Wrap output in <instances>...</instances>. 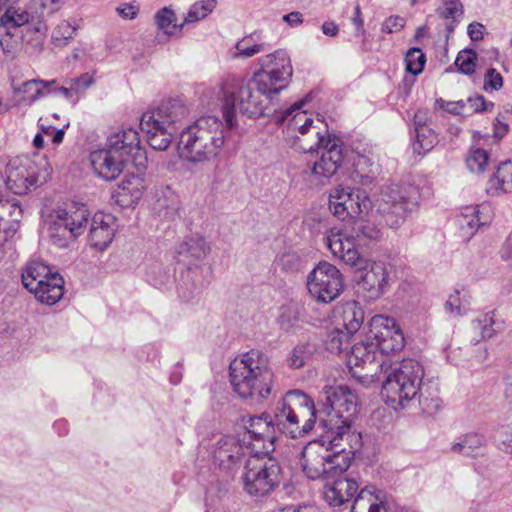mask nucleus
<instances>
[{
	"label": "nucleus",
	"mask_w": 512,
	"mask_h": 512,
	"mask_svg": "<svg viewBox=\"0 0 512 512\" xmlns=\"http://www.w3.org/2000/svg\"><path fill=\"white\" fill-rule=\"evenodd\" d=\"M352 334L346 330L336 327L328 333L325 341L326 349L332 353H340L346 351L351 342Z\"/></svg>",
	"instance_id": "obj_41"
},
{
	"label": "nucleus",
	"mask_w": 512,
	"mask_h": 512,
	"mask_svg": "<svg viewBox=\"0 0 512 512\" xmlns=\"http://www.w3.org/2000/svg\"><path fill=\"white\" fill-rule=\"evenodd\" d=\"M436 105L453 115H459L466 110V102L463 100L445 101L442 98H439L436 100Z\"/></svg>",
	"instance_id": "obj_55"
},
{
	"label": "nucleus",
	"mask_w": 512,
	"mask_h": 512,
	"mask_svg": "<svg viewBox=\"0 0 512 512\" xmlns=\"http://www.w3.org/2000/svg\"><path fill=\"white\" fill-rule=\"evenodd\" d=\"M325 242L333 257L347 265L360 267L362 260L357 250L358 243L351 237L350 230L333 228L326 235Z\"/></svg>",
	"instance_id": "obj_22"
},
{
	"label": "nucleus",
	"mask_w": 512,
	"mask_h": 512,
	"mask_svg": "<svg viewBox=\"0 0 512 512\" xmlns=\"http://www.w3.org/2000/svg\"><path fill=\"white\" fill-rule=\"evenodd\" d=\"M365 319V312L358 302H348L343 307L342 329L354 335L362 326Z\"/></svg>",
	"instance_id": "obj_36"
},
{
	"label": "nucleus",
	"mask_w": 512,
	"mask_h": 512,
	"mask_svg": "<svg viewBox=\"0 0 512 512\" xmlns=\"http://www.w3.org/2000/svg\"><path fill=\"white\" fill-rule=\"evenodd\" d=\"M383 492L373 487L360 490L354 499L351 512H385Z\"/></svg>",
	"instance_id": "obj_29"
},
{
	"label": "nucleus",
	"mask_w": 512,
	"mask_h": 512,
	"mask_svg": "<svg viewBox=\"0 0 512 512\" xmlns=\"http://www.w3.org/2000/svg\"><path fill=\"white\" fill-rule=\"evenodd\" d=\"M486 445V438L480 433H467L451 446V451L467 457L480 454V449Z\"/></svg>",
	"instance_id": "obj_34"
},
{
	"label": "nucleus",
	"mask_w": 512,
	"mask_h": 512,
	"mask_svg": "<svg viewBox=\"0 0 512 512\" xmlns=\"http://www.w3.org/2000/svg\"><path fill=\"white\" fill-rule=\"evenodd\" d=\"M405 23V19L401 16H390L383 22L381 30L388 34L399 32L404 28Z\"/></svg>",
	"instance_id": "obj_58"
},
{
	"label": "nucleus",
	"mask_w": 512,
	"mask_h": 512,
	"mask_svg": "<svg viewBox=\"0 0 512 512\" xmlns=\"http://www.w3.org/2000/svg\"><path fill=\"white\" fill-rule=\"evenodd\" d=\"M77 29V25H73L66 20L61 21L52 33L53 44L56 47L66 46L73 39Z\"/></svg>",
	"instance_id": "obj_46"
},
{
	"label": "nucleus",
	"mask_w": 512,
	"mask_h": 512,
	"mask_svg": "<svg viewBox=\"0 0 512 512\" xmlns=\"http://www.w3.org/2000/svg\"><path fill=\"white\" fill-rule=\"evenodd\" d=\"M461 292L459 290H456L453 294H451L446 303H445V310L449 314L453 315H462L466 312L467 307L469 305V301L466 298V294L463 295V297H460Z\"/></svg>",
	"instance_id": "obj_51"
},
{
	"label": "nucleus",
	"mask_w": 512,
	"mask_h": 512,
	"mask_svg": "<svg viewBox=\"0 0 512 512\" xmlns=\"http://www.w3.org/2000/svg\"><path fill=\"white\" fill-rule=\"evenodd\" d=\"M343 287L340 270L326 261L319 262L307 276V289L317 302H332L340 295Z\"/></svg>",
	"instance_id": "obj_17"
},
{
	"label": "nucleus",
	"mask_w": 512,
	"mask_h": 512,
	"mask_svg": "<svg viewBox=\"0 0 512 512\" xmlns=\"http://www.w3.org/2000/svg\"><path fill=\"white\" fill-rule=\"evenodd\" d=\"M489 160L486 150L481 148L471 149L467 158L466 165L471 172L482 173Z\"/></svg>",
	"instance_id": "obj_50"
},
{
	"label": "nucleus",
	"mask_w": 512,
	"mask_h": 512,
	"mask_svg": "<svg viewBox=\"0 0 512 512\" xmlns=\"http://www.w3.org/2000/svg\"><path fill=\"white\" fill-rule=\"evenodd\" d=\"M485 27L478 22L468 25L467 33L472 41H479L483 38Z\"/></svg>",
	"instance_id": "obj_60"
},
{
	"label": "nucleus",
	"mask_w": 512,
	"mask_h": 512,
	"mask_svg": "<svg viewBox=\"0 0 512 512\" xmlns=\"http://www.w3.org/2000/svg\"><path fill=\"white\" fill-rule=\"evenodd\" d=\"M252 452L249 443L236 435L221 436L212 449L215 464L227 471L240 467L243 460Z\"/></svg>",
	"instance_id": "obj_19"
},
{
	"label": "nucleus",
	"mask_w": 512,
	"mask_h": 512,
	"mask_svg": "<svg viewBox=\"0 0 512 512\" xmlns=\"http://www.w3.org/2000/svg\"><path fill=\"white\" fill-rule=\"evenodd\" d=\"M486 190L492 196L512 192V163L510 161L502 162L499 165L497 172L489 180Z\"/></svg>",
	"instance_id": "obj_32"
},
{
	"label": "nucleus",
	"mask_w": 512,
	"mask_h": 512,
	"mask_svg": "<svg viewBox=\"0 0 512 512\" xmlns=\"http://www.w3.org/2000/svg\"><path fill=\"white\" fill-rule=\"evenodd\" d=\"M357 411V396L345 385L325 386L314 404L315 424L329 431L331 442L346 440L350 448L360 449L361 433L352 427Z\"/></svg>",
	"instance_id": "obj_2"
},
{
	"label": "nucleus",
	"mask_w": 512,
	"mask_h": 512,
	"mask_svg": "<svg viewBox=\"0 0 512 512\" xmlns=\"http://www.w3.org/2000/svg\"><path fill=\"white\" fill-rule=\"evenodd\" d=\"M114 222V218L110 214L96 213L94 215L88 236L92 247L104 250L109 246L115 234Z\"/></svg>",
	"instance_id": "obj_26"
},
{
	"label": "nucleus",
	"mask_w": 512,
	"mask_h": 512,
	"mask_svg": "<svg viewBox=\"0 0 512 512\" xmlns=\"http://www.w3.org/2000/svg\"><path fill=\"white\" fill-rule=\"evenodd\" d=\"M385 380L381 394L385 402L394 409L404 408L417 400L422 410L428 414L441 408V400L437 395H426L427 390L422 386L424 368L415 359H403L390 365L384 370Z\"/></svg>",
	"instance_id": "obj_3"
},
{
	"label": "nucleus",
	"mask_w": 512,
	"mask_h": 512,
	"mask_svg": "<svg viewBox=\"0 0 512 512\" xmlns=\"http://www.w3.org/2000/svg\"><path fill=\"white\" fill-rule=\"evenodd\" d=\"M172 274L161 264L152 265L147 271V280L158 289H162L172 282Z\"/></svg>",
	"instance_id": "obj_47"
},
{
	"label": "nucleus",
	"mask_w": 512,
	"mask_h": 512,
	"mask_svg": "<svg viewBox=\"0 0 512 512\" xmlns=\"http://www.w3.org/2000/svg\"><path fill=\"white\" fill-rule=\"evenodd\" d=\"M300 322V313L297 306L287 305L280 308L278 323L285 332L294 331Z\"/></svg>",
	"instance_id": "obj_45"
},
{
	"label": "nucleus",
	"mask_w": 512,
	"mask_h": 512,
	"mask_svg": "<svg viewBox=\"0 0 512 512\" xmlns=\"http://www.w3.org/2000/svg\"><path fill=\"white\" fill-rule=\"evenodd\" d=\"M418 205V191L411 185L390 184L381 194L378 212L386 225L398 228Z\"/></svg>",
	"instance_id": "obj_13"
},
{
	"label": "nucleus",
	"mask_w": 512,
	"mask_h": 512,
	"mask_svg": "<svg viewBox=\"0 0 512 512\" xmlns=\"http://www.w3.org/2000/svg\"><path fill=\"white\" fill-rule=\"evenodd\" d=\"M436 12L441 18L452 20V22L446 26L448 33L454 31L455 25L459 22V19L464 13L463 5L460 0H443L442 6L438 7Z\"/></svg>",
	"instance_id": "obj_40"
},
{
	"label": "nucleus",
	"mask_w": 512,
	"mask_h": 512,
	"mask_svg": "<svg viewBox=\"0 0 512 512\" xmlns=\"http://www.w3.org/2000/svg\"><path fill=\"white\" fill-rule=\"evenodd\" d=\"M30 14L21 7L10 6L5 8L0 16V47L5 54H11L17 47V31L29 24Z\"/></svg>",
	"instance_id": "obj_21"
},
{
	"label": "nucleus",
	"mask_w": 512,
	"mask_h": 512,
	"mask_svg": "<svg viewBox=\"0 0 512 512\" xmlns=\"http://www.w3.org/2000/svg\"><path fill=\"white\" fill-rule=\"evenodd\" d=\"M505 383H506L505 396L507 399L512 401V368L509 369V371L507 372V374L505 376Z\"/></svg>",
	"instance_id": "obj_64"
},
{
	"label": "nucleus",
	"mask_w": 512,
	"mask_h": 512,
	"mask_svg": "<svg viewBox=\"0 0 512 512\" xmlns=\"http://www.w3.org/2000/svg\"><path fill=\"white\" fill-rule=\"evenodd\" d=\"M229 376L234 391L243 399L264 400L271 394L274 373L258 350L231 361Z\"/></svg>",
	"instance_id": "obj_8"
},
{
	"label": "nucleus",
	"mask_w": 512,
	"mask_h": 512,
	"mask_svg": "<svg viewBox=\"0 0 512 512\" xmlns=\"http://www.w3.org/2000/svg\"><path fill=\"white\" fill-rule=\"evenodd\" d=\"M438 137L435 132L428 126H422L416 130V141L413 149L418 154L427 153L437 144Z\"/></svg>",
	"instance_id": "obj_43"
},
{
	"label": "nucleus",
	"mask_w": 512,
	"mask_h": 512,
	"mask_svg": "<svg viewBox=\"0 0 512 512\" xmlns=\"http://www.w3.org/2000/svg\"><path fill=\"white\" fill-rule=\"evenodd\" d=\"M302 258L297 252H284L277 257L275 263L283 272L295 273L302 267Z\"/></svg>",
	"instance_id": "obj_49"
},
{
	"label": "nucleus",
	"mask_w": 512,
	"mask_h": 512,
	"mask_svg": "<svg viewBox=\"0 0 512 512\" xmlns=\"http://www.w3.org/2000/svg\"><path fill=\"white\" fill-rule=\"evenodd\" d=\"M493 217L489 204L470 205L462 208L458 223L466 234L473 235L479 227L488 225Z\"/></svg>",
	"instance_id": "obj_25"
},
{
	"label": "nucleus",
	"mask_w": 512,
	"mask_h": 512,
	"mask_svg": "<svg viewBox=\"0 0 512 512\" xmlns=\"http://www.w3.org/2000/svg\"><path fill=\"white\" fill-rule=\"evenodd\" d=\"M243 425L250 439L264 442L262 450L255 453L272 454L277 434L299 439L312 431L315 426L314 400L302 390H289L275 404L272 414L249 416L243 419Z\"/></svg>",
	"instance_id": "obj_1"
},
{
	"label": "nucleus",
	"mask_w": 512,
	"mask_h": 512,
	"mask_svg": "<svg viewBox=\"0 0 512 512\" xmlns=\"http://www.w3.org/2000/svg\"><path fill=\"white\" fill-rule=\"evenodd\" d=\"M89 213L85 206L71 209L58 207L48 216V234L53 245L64 248L81 235L88 223Z\"/></svg>",
	"instance_id": "obj_14"
},
{
	"label": "nucleus",
	"mask_w": 512,
	"mask_h": 512,
	"mask_svg": "<svg viewBox=\"0 0 512 512\" xmlns=\"http://www.w3.org/2000/svg\"><path fill=\"white\" fill-rule=\"evenodd\" d=\"M229 129L218 117L202 116L183 129L179 136L180 157L191 163H202L217 157L225 142Z\"/></svg>",
	"instance_id": "obj_7"
},
{
	"label": "nucleus",
	"mask_w": 512,
	"mask_h": 512,
	"mask_svg": "<svg viewBox=\"0 0 512 512\" xmlns=\"http://www.w3.org/2000/svg\"><path fill=\"white\" fill-rule=\"evenodd\" d=\"M95 83L94 76L88 72L81 74L79 77L73 78L69 84L74 88L75 93L83 92Z\"/></svg>",
	"instance_id": "obj_56"
},
{
	"label": "nucleus",
	"mask_w": 512,
	"mask_h": 512,
	"mask_svg": "<svg viewBox=\"0 0 512 512\" xmlns=\"http://www.w3.org/2000/svg\"><path fill=\"white\" fill-rule=\"evenodd\" d=\"M243 489L251 497L270 495L280 485L282 468L271 454L255 453L246 460L241 476Z\"/></svg>",
	"instance_id": "obj_11"
},
{
	"label": "nucleus",
	"mask_w": 512,
	"mask_h": 512,
	"mask_svg": "<svg viewBox=\"0 0 512 512\" xmlns=\"http://www.w3.org/2000/svg\"><path fill=\"white\" fill-rule=\"evenodd\" d=\"M426 56L420 48L413 47L405 56L406 71L412 75L420 74L425 66Z\"/></svg>",
	"instance_id": "obj_48"
},
{
	"label": "nucleus",
	"mask_w": 512,
	"mask_h": 512,
	"mask_svg": "<svg viewBox=\"0 0 512 512\" xmlns=\"http://www.w3.org/2000/svg\"><path fill=\"white\" fill-rule=\"evenodd\" d=\"M216 6V0H200L192 4L184 17L183 22L179 24V32H181L185 26L205 19L214 11Z\"/></svg>",
	"instance_id": "obj_37"
},
{
	"label": "nucleus",
	"mask_w": 512,
	"mask_h": 512,
	"mask_svg": "<svg viewBox=\"0 0 512 512\" xmlns=\"http://www.w3.org/2000/svg\"><path fill=\"white\" fill-rule=\"evenodd\" d=\"M370 205L371 201L364 192L350 188H335L329 196V209L340 220L356 218Z\"/></svg>",
	"instance_id": "obj_20"
},
{
	"label": "nucleus",
	"mask_w": 512,
	"mask_h": 512,
	"mask_svg": "<svg viewBox=\"0 0 512 512\" xmlns=\"http://www.w3.org/2000/svg\"><path fill=\"white\" fill-rule=\"evenodd\" d=\"M236 53L234 58L248 59L256 54L267 50L266 43L262 40L261 34L253 32L244 36L235 44Z\"/></svg>",
	"instance_id": "obj_33"
},
{
	"label": "nucleus",
	"mask_w": 512,
	"mask_h": 512,
	"mask_svg": "<svg viewBox=\"0 0 512 512\" xmlns=\"http://www.w3.org/2000/svg\"><path fill=\"white\" fill-rule=\"evenodd\" d=\"M187 107L177 99L162 103L142 114L140 128L151 148L165 151L171 144L178 124L186 118Z\"/></svg>",
	"instance_id": "obj_10"
},
{
	"label": "nucleus",
	"mask_w": 512,
	"mask_h": 512,
	"mask_svg": "<svg viewBox=\"0 0 512 512\" xmlns=\"http://www.w3.org/2000/svg\"><path fill=\"white\" fill-rule=\"evenodd\" d=\"M476 53L472 50H464L460 52L455 60V65L457 66L458 70L465 74V75H471L475 71V60H476Z\"/></svg>",
	"instance_id": "obj_53"
},
{
	"label": "nucleus",
	"mask_w": 512,
	"mask_h": 512,
	"mask_svg": "<svg viewBox=\"0 0 512 512\" xmlns=\"http://www.w3.org/2000/svg\"><path fill=\"white\" fill-rule=\"evenodd\" d=\"M303 102L295 103L290 108L286 109L282 116L278 117V122H284L292 113L296 112L290 123L294 129H297L300 134L306 135L312 132L316 137L314 145L308 148V151H313L316 148H324L319 160L315 161L309 166V171L320 183L328 181L339 169L343 162V148L342 141L335 134H331L326 129L324 133L321 132V127L314 123V120L307 116L305 111H301Z\"/></svg>",
	"instance_id": "obj_5"
},
{
	"label": "nucleus",
	"mask_w": 512,
	"mask_h": 512,
	"mask_svg": "<svg viewBox=\"0 0 512 512\" xmlns=\"http://www.w3.org/2000/svg\"><path fill=\"white\" fill-rule=\"evenodd\" d=\"M503 86L501 74L494 68L487 70L484 81L485 90H499Z\"/></svg>",
	"instance_id": "obj_57"
},
{
	"label": "nucleus",
	"mask_w": 512,
	"mask_h": 512,
	"mask_svg": "<svg viewBox=\"0 0 512 512\" xmlns=\"http://www.w3.org/2000/svg\"><path fill=\"white\" fill-rule=\"evenodd\" d=\"M466 102V110L472 113H480L488 111L494 106L492 102L487 103L482 95L476 97H469Z\"/></svg>",
	"instance_id": "obj_54"
},
{
	"label": "nucleus",
	"mask_w": 512,
	"mask_h": 512,
	"mask_svg": "<svg viewBox=\"0 0 512 512\" xmlns=\"http://www.w3.org/2000/svg\"><path fill=\"white\" fill-rule=\"evenodd\" d=\"M210 251L209 245L201 236L186 237L177 248V261L187 265V271L182 275L183 285L180 287V297L188 301L199 294L202 283L198 279L199 267L195 262L203 260Z\"/></svg>",
	"instance_id": "obj_15"
},
{
	"label": "nucleus",
	"mask_w": 512,
	"mask_h": 512,
	"mask_svg": "<svg viewBox=\"0 0 512 512\" xmlns=\"http://www.w3.org/2000/svg\"><path fill=\"white\" fill-rule=\"evenodd\" d=\"M261 84L254 76L247 80L232 76L223 82L222 109L228 128L236 125V109L254 119L276 112L274 97Z\"/></svg>",
	"instance_id": "obj_4"
},
{
	"label": "nucleus",
	"mask_w": 512,
	"mask_h": 512,
	"mask_svg": "<svg viewBox=\"0 0 512 512\" xmlns=\"http://www.w3.org/2000/svg\"><path fill=\"white\" fill-rule=\"evenodd\" d=\"M23 286L43 304L54 305L64 294L62 276L41 261H30L21 275Z\"/></svg>",
	"instance_id": "obj_12"
},
{
	"label": "nucleus",
	"mask_w": 512,
	"mask_h": 512,
	"mask_svg": "<svg viewBox=\"0 0 512 512\" xmlns=\"http://www.w3.org/2000/svg\"><path fill=\"white\" fill-rule=\"evenodd\" d=\"M283 21L286 22L291 27H297L303 22V15L298 11H293L291 13L285 14L282 17Z\"/></svg>",
	"instance_id": "obj_61"
},
{
	"label": "nucleus",
	"mask_w": 512,
	"mask_h": 512,
	"mask_svg": "<svg viewBox=\"0 0 512 512\" xmlns=\"http://www.w3.org/2000/svg\"><path fill=\"white\" fill-rule=\"evenodd\" d=\"M6 188L14 194H26L32 187L36 188L41 180H45L48 172L40 170L37 163L27 156L11 159L6 166Z\"/></svg>",
	"instance_id": "obj_18"
},
{
	"label": "nucleus",
	"mask_w": 512,
	"mask_h": 512,
	"mask_svg": "<svg viewBox=\"0 0 512 512\" xmlns=\"http://www.w3.org/2000/svg\"><path fill=\"white\" fill-rule=\"evenodd\" d=\"M351 237L356 240L358 246H368L371 243L379 241L382 237V232L379 227L365 219H357L353 221L351 226Z\"/></svg>",
	"instance_id": "obj_31"
},
{
	"label": "nucleus",
	"mask_w": 512,
	"mask_h": 512,
	"mask_svg": "<svg viewBox=\"0 0 512 512\" xmlns=\"http://www.w3.org/2000/svg\"><path fill=\"white\" fill-rule=\"evenodd\" d=\"M475 336L471 339L472 344H478L482 340H489L503 330V321L496 318L495 312H487L478 316L471 323Z\"/></svg>",
	"instance_id": "obj_27"
},
{
	"label": "nucleus",
	"mask_w": 512,
	"mask_h": 512,
	"mask_svg": "<svg viewBox=\"0 0 512 512\" xmlns=\"http://www.w3.org/2000/svg\"><path fill=\"white\" fill-rule=\"evenodd\" d=\"M322 32L327 36H336L338 34V25L333 21H326L321 26Z\"/></svg>",
	"instance_id": "obj_63"
},
{
	"label": "nucleus",
	"mask_w": 512,
	"mask_h": 512,
	"mask_svg": "<svg viewBox=\"0 0 512 512\" xmlns=\"http://www.w3.org/2000/svg\"><path fill=\"white\" fill-rule=\"evenodd\" d=\"M260 69L253 76L273 97L287 87L293 74L288 53L279 49L259 58Z\"/></svg>",
	"instance_id": "obj_16"
},
{
	"label": "nucleus",
	"mask_w": 512,
	"mask_h": 512,
	"mask_svg": "<svg viewBox=\"0 0 512 512\" xmlns=\"http://www.w3.org/2000/svg\"><path fill=\"white\" fill-rule=\"evenodd\" d=\"M391 277L384 262L368 263L359 271L358 286L368 293L369 299H377L383 295L390 285Z\"/></svg>",
	"instance_id": "obj_23"
},
{
	"label": "nucleus",
	"mask_w": 512,
	"mask_h": 512,
	"mask_svg": "<svg viewBox=\"0 0 512 512\" xmlns=\"http://www.w3.org/2000/svg\"><path fill=\"white\" fill-rule=\"evenodd\" d=\"M314 352V347L309 343L296 345L287 358V364L292 369H299L305 365Z\"/></svg>",
	"instance_id": "obj_44"
},
{
	"label": "nucleus",
	"mask_w": 512,
	"mask_h": 512,
	"mask_svg": "<svg viewBox=\"0 0 512 512\" xmlns=\"http://www.w3.org/2000/svg\"><path fill=\"white\" fill-rule=\"evenodd\" d=\"M56 83V80L44 81L32 79L23 82L19 87H14V91L23 94L21 101L25 104H32L45 95L44 89H48Z\"/></svg>",
	"instance_id": "obj_35"
},
{
	"label": "nucleus",
	"mask_w": 512,
	"mask_h": 512,
	"mask_svg": "<svg viewBox=\"0 0 512 512\" xmlns=\"http://www.w3.org/2000/svg\"><path fill=\"white\" fill-rule=\"evenodd\" d=\"M116 10L123 18L134 19L139 12V7L132 3H123Z\"/></svg>",
	"instance_id": "obj_59"
},
{
	"label": "nucleus",
	"mask_w": 512,
	"mask_h": 512,
	"mask_svg": "<svg viewBox=\"0 0 512 512\" xmlns=\"http://www.w3.org/2000/svg\"><path fill=\"white\" fill-rule=\"evenodd\" d=\"M42 131L44 134L49 135L52 137V142L54 144H60L63 141L64 138V129H57V130H51L48 128H42Z\"/></svg>",
	"instance_id": "obj_62"
},
{
	"label": "nucleus",
	"mask_w": 512,
	"mask_h": 512,
	"mask_svg": "<svg viewBox=\"0 0 512 512\" xmlns=\"http://www.w3.org/2000/svg\"><path fill=\"white\" fill-rule=\"evenodd\" d=\"M143 155L138 132L128 128L110 134L106 148L92 151L89 159L94 172L99 177L112 181L122 173L125 164L131 158L136 161Z\"/></svg>",
	"instance_id": "obj_9"
},
{
	"label": "nucleus",
	"mask_w": 512,
	"mask_h": 512,
	"mask_svg": "<svg viewBox=\"0 0 512 512\" xmlns=\"http://www.w3.org/2000/svg\"><path fill=\"white\" fill-rule=\"evenodd\" d=\"M358 489L357 481L349 478L345 472H342L326 479L323 495L325 501L330 506L339 507L354 497Z\"/></svg>",
	"instance_id": "obj_24"
},
{
	"label": "nucleus",
	"mask_w": 512,
	"mask_h": 512,
	"mask_svg": "<svg viewBox=\"0 0 512 512\" xmlns=\"http://www.w3.org/2000/svg\"><path fill=\"white\" fill-rule=\"evenodd\" d=\"M321 440L310 442L301 453V465L305 475L312 480L329 479L337 473L346 472L360 449L350 448L346 440L331 442L329 431Z\"/></svg>",
	"instance_id": "obj_6"
},
{
	"label": "nucleus",
	"mask_w": 512,
	"mask_h": 512,
	"mask_svg": "<svg viewBox=\"0 0 512 512\" xmlns=\"http://www.w3.org/2000/svg\"><path fill=\"white\" fill-rule=\"evenodd\" d=\"M144 181L139 176H125L119 183L118 195L120 197H130L129 204L137 203L144 191Z\"/></svg>",
	"instance_id": "obj_38"
},
{
	"label": "nucleus",
	"mask_w": 512,
	"mask_h": 512,
	"mask_svg": "<svg viewBox=\"0 0 512 512\" xmlns=\"http://www.w3.org/2000/svg\"><path fill=\"white\" fill-rule=\"evenodd\" d=\"M404 346L405 338L402 331L396 333L392 338L390 337V339L376 344L377 350H379L382 355L400 352Z\"/></svg>",
	"instance_id": "obj_52"
},
{
	"label": "nucleus",
	"mask_w": 512,
	"mask_h": 512,
	"mask_svg": "<svg viewBox=\"0 0 512 512\" xmlns=\"http://www.w3.org/2000/svg\"><path fill=\"white\" fill-rule=\"evenodd\" d=\"M369 327V338L375 340L374 344L390 339L401 331L395 319L384 315L373 316L369 322Z\"/></svg>",
	"instance_id": "obj_30"
},
{
	"label": "nucleus",
	"mask_w": 512,
	"mask_h": 512,
	"mask_svg": "<svg viewBox=\"0 0 512 512\" xmlns=\"http://www.w3.org/2000/svg\"><path fill=\"white\" fill-rule=\"evenodd\" d=\"M376 352L377 347L374 342L354 344L347 357V365L351 370L354 367H362L372 371V366L376 365Z\"/></svg>",
	"instance_id": "obj_28"
},
{
	"label": "nucleus",
	"mask_w": 512,
	"mask_h": 512,
	"mask_svg": "<svg viewBox=\"0 0 512 512\" xmlns=\"http://www.w3.org/2000/svg\"><path fill=\"white\" fill-rule=\"evenodd\" d=\"M154 20L157 27L163 30L168 36L173 35L174 31H179L177 16L171 7L166 6L158 10L154 16Z\"/></svg>",
	"instance_id": "obj_42"
},
{
	"label": "nucleus",
	"mask_w": 512,
	"mask_h": 512,
	"mask_svg": "<svg viewBox=\"0 0 512 512\" xmlns=\"http://www.w3.org/2000/svg\"><path fill=\"white\" fill-rule=\"evenodd\" d=\"M378 174V165L364 155L358 156L355 163V179H358L359 184L369 186L376 179Z\"/></svg>",
	"instance_id": "obj_39"
}]
</instances>
